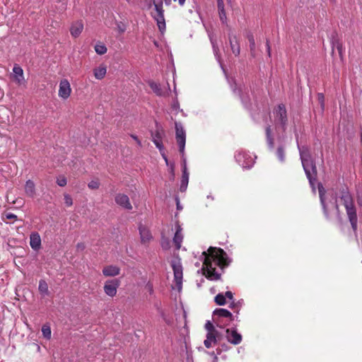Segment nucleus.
I'll list each match as a JSON object with an SVG mask.
<instances>
[{
    "label": "nucleus",
    "instance_id": "1",
    "mask_svg": "<svg viewBox=\"0 0 362 362\" xmlns=\"http://www.w3.org/2000/svg\"><path fill=\"white\" fill-rule=\"evenodd\" d=\"M201 259L203 262L202 269L206 277L211 281L218 280L221 273L220 270L227 267L229 264L228 258L223 250L210 247L207 251L202 252Z\"/></svg>",
    "mask_w": 362,
    "mask_h": 362
},
{
    "label": "nucleus",
    "instance_id": "2",
    "mask_svg": "<svg viewBox=\"0 0 362 362\" xmlns=\"http://www.w3.org/2000/svg\"><path fill=\"white\" fill-rule=\"evenodd\" d=\"M340 199L345 208L346 214L351 228L356 232L358 228V216L354 198L347 189H343L341 192Z\"/></svg>",
    "mask_w": 362,
    "mask_h": 362
},
{
    "label": "nucleus",
    "instance_id": "3",
    "mask_svg": "<svg viewBox=\"0 0 362 362\" xmlns=\"http://www.w3.org/2000/svg\"><path fill=\"white\" fill-rule=\"evenodd\" d=\"M238 317L234 316L230 311L224 308H216L213 312V321L220 328H224L230 325L233 320H238Z\"/></svg>",
    "mask_w": 362,
    "mask_h": 362
},
{
    "label": "nucleus",
    "instance_id": "4",
    "mask_svg": "<svg viewBox=\"0 0 362 362\" xmlns=\"http://www.w3.org/2000/svg\"><path fill=\"white\" fill-rule=\"evenodd\" d=\"M273 114L274 117L275 125L281 126L276 127V128H279L283 132H284L286 129V124L288 121L287 112L285 105L284 104L279 105L278 107L274 109Z\"/></svg>",
    "mask_w": 362,
    "mask_h": 362
},
{
    "label": "nucleus",
    "instance_id": "5",
    "mask_svg": "<svg viewBox=\"0 0 362 362\" xmlns=\"http://www.w3.org/2000/svg\"><path fill=\"white\" fill-rule=\"evenodd\" d=\"M302 165L306 175V177L309 180L310 185L312 187L313 192L315 193L316 190L315 183L316 182L317 177V168L315 163L314 160H308L305 162L304 161L303 163H302Z\"/></svg>",
    "mask_w": 362,
    "mask_h": 362
},
{
    "label": "nucleus",
    "instance_id": "6",
    "mask_svg": "<svg viewBox=\"0 0 362 362\" xmlns=\"http://www.w3.org/2000/svg\"><path fill=\"white\" fill-rule=\"evenodd\" d=\"M155 13H152L153 18L156 21L158 28L161 33L165 30V21L164 18V10L163 8V1L158 3L153 2Z\"/></svg>",
    "mask_w": 362,
    "mask_h": 362
},
{
    "label": "nucleus",
    "instance_id": "7",
    "mask_svg": "<svg viewBox=\"0 0 362 362\" xmlns=\"http://www.w3.org/2000/svg\"><path fill=\"white\" fill-rule=\"evenodd\" d=\"M235 158L237 163L243 168H250L255 163L253 156L244 150L238 151L235 154Z\"/></svg>",
    "mask_w": 362,
    "mask_h": 362
},
{
    "label": "nucleus",
    "instance_id": "8",
    "mask_svg": "<svg viewBox=\"0 0 362 362\" xmlns=\"http://www.w3.org/2000/svg\"><path fill=\"white\" fill-rule=\"evenodd\" d=\"M170 264L173 270L175 283L180 291L182 288L183 276L181 260L178 257L174 258L171 260Z\"/></svg>",
    "mask_w": 362,
    "mask_h": 362
},
{
    "label": "nucleus",
    "instance_id": "9",
    "mask_svg": "<svg viewBox=\"0 0 362 362\" xmlns=\"http://www.w3.org/2000/svg\"><path fill=\"white\" fill-rule=\"evenodd\" d=\"M175 127L176 132V141L179 146V151L182 154V157H184L186 142L185 131L183 128L182 124L180 122H176L175 123Z\"/></svg>",
    "mask_w": 362,
    "mask_h": 362
},
{
    "label": "nucleus",
    "instance_id": "10",
    "mask_svg": "<svg viewBox=\"0 0 362 362\" xmlns=\"http://www.w3.org/2000/svg\"><path fill=\"white\" fill-rule=\"evenodd\" d=\"M165 135L163 129L158 126V124L156 123V129L154 132L151 133L152 141L156 146V148L159 150L160 153H162L164 149V146L163 144V138Z\"/></svg>",
    "mask_w": 362,
    "mask_h": 362
},
{
    "label": "nucleus",
    "instance_id": "11",
    "mask_svg": "<svg viewBox=\"0 0 362 362\" xmlns=\"http://www.w3.org/2000/svg\"><path fill=\"white\" fill-rule=\"evenodd\" d=\"M119 285L120 281L118 279H113L106 281L103 288L105 293L112 298L115 296Z\"/></svg>",
    "mask_w": 362,
    "mask_h": 362
},
{
    "label": "nucleus",
    "instance_id": "12",
    "mask_svg": "<svg viewBox=\"0 0 362 362\" xmlns=\"http://www.w3.org/2000/svg\"><path fill=\"white\" fill-rule=\"evenodd\" d=\"M226 337L227 341L234 345H238L241 343L243 337L242 335L238 332L235 328L226 329Z\"/></svg>",
    "mask_w": 362,
    "mask_h": 362
},
{
    "label": "nucleus",
    "instance_id": "13",
    "mask_svg": "<svg viewBox=\"0 0 362 362\" xmlns=\"http://www.w3.org/2000/svg\"><path fill=\"white\" fill-rule=\"evenodd\" d=\"M71 93V88L70 83L67 79H63L59 83V92L58 95L59 96L66 100L67 99Z\"/></svg>",
    "mask_w": 362,
    "mask_h": 362
},
{
    "label": "nucleus",
    "instance_id": "14",
    "mask_svg": "<svg viewBox=\"0 0 362 362\" xmlns=\"http://www.w3.org/2000/svg\"><path fill=\"white\" fill-rule=\"evenodd\" d=\"M115 202L117 205L127 209L132 210V206L130 203L129 198L127 195L122 193H119L115 196Z\"/></svg>",
    "mask_w": 362,
    "mask_h": 362
},
{
    "label": "nucleus",
    "instance_id": "15",
    "mask_svg": "<svg viewBox=\"0 0 362 362\" xmlns=\"http://www.w3.org/2000/svg\"><path fill=\"white\" fill-rule=\"evenodd\" d=\"M296 142H297V146L300 154V158L301 163H303L304 161H310V160H314L312 158L310 152L309 148L307 146H301L298 144V135L296 134Z\"/></svg>",
    "mask_w": 362,
    "mask_h": 362
},
{
    "label": "nucleus",
    "instance_id": "16",
    "mask_svg": "<svg viewBox=\"0 0 362 362\" xmlns=\"http://www.w3.org/2000/svg\"><path fill=\"white\" fill-rule=\"evenodd\" d=\"M189 182V173L187 168L186 159L182 160V175L181 178V184L180 187V192H185L187 189Z\"/></svg>",
    "mask_w": 362,
    "mask_h": 362
},
{
    "label": "nucleus",
    "instance_id": "17",
    "mask_svg": "<svg viewBox=\"0 0 362 362\" xmlns=\"http://www.w3.org/2000/svg\"><path fill=\"white\" fill-rule=\"evenodd\" d=\"M13 79L19 86L25 83L23 70L18 64L13 67Z\"/></svg>",
    "mask_w": 362,
    "mask_h": 362
},
{
    "label": "nucleus",
    "instance_id": "18",
    "mask_svg": "<svg viewBox=\"0 0 362 362\" xmlns=\"http://www.w3.org/2000/svg\"><path fill=\"white\" fill-rule=\"evenodd\" d=\"M317 189H318L320 203H321V205L322 206L324 214H325V217L327 218H329V216L327 206V204L325 202V188H324V187H323L322 183H320V182L317 183Z\"/></svg>",
    "mask_w": 362,
    "mask_h": 362
},
{
    "label": "nucleus",
    "instance_id": "19",
    "mask_svg": "<svg viewBox=\"0 0 362 362\" xmlns=\"http://www.w3.org/2000/svg\"><path fill=\"white\" fill-rule=\"evenodd\" d=\"M221 339L219 337L218 333H212V332H207L206 336V339L204 341V344L206 348L209 349L213 345L217 344L218 341H220Z\"/></svg>",
    "mask_w": 362,
    "mask_h": 362
},
{
    "label": "nucleus",
    "instance_id": "20",
    "mask_svg": "<svg viewBox=\"0 0 362 362\" xmlns=\"http://www.w3.org/2000/svg\"><path fill=\"white\" fill-rule=\"evenodd\" d=\"M30 245L31 248L37 251L41 247V238L38 233L33 232L30 235Z\"/></svg>",
    "mask_w": 362,
    "mask_h": 362
},
{
    "label": "nucleus",
    "instance_id": "21",
    "mask_svg": "<svg viewBox=\"0 0 362 362\" xmlns=\"http://www.w3.org/2000/svg\"><path fill=\"white\" fill-rule=\"evenodd\" d=\"M102 272L105 276L113 277L120 274V268L115 265H107L103 267Z\"/></svg>",
    "mask_w": 362,
    "mask_h": 362
},
{
    "label": "nucleus",
    "instance_id": "22",
    "mask_svg": "<svg viewBox=\"0 0 362 362\" xmlns=\"http://www.w3.org/2000/svg\"><path fill=\"white\" fill-rule=\"evenodd\" d=\"M148 84L152 90L158 96H164L170 91V86L168 83L167 84L168 88H165V90H163L160 85L156 82L150 81Z\"/></svg>",
    "mask_w": 362,
    "mask_h": 362
},
{
    "label": "nucleus",
    "instance_id": "23",
    "mask_svg": "<svg viewBox=\"0 0 362 362\" xmlns=\"http://www.w3.org/2000/svg\"><path fill=\"white\" fill-rule=\"evenodd\" d=\"M331 44L332 52H334V50L336 49L338 51L341 59H342L344 48L342 43L337 39V34L333 33L332 35Z\"/></svg>",
    "mask_w": 362,
    "mask_h": 362
},
{
    "label": "nucleus",
    "instance_id": "24",
    "mask_svg": "<svg viewBox=\"0 0 362 362\" xmlns=\"http://www.w3.org/2000/svg\"><path fill=\"white\" fill-rule=\"evenodd\" d=\"M139 230L140 233L141 242L143 244L148 243L152 238V235L150 230L143 225L139 226Z\"/></svg>",
    "mask_w": 362,
    "mask_h": 362
},
{
    "label": "nucleus",
    "instance_id": "25",
    "mask_svg": "<svg viewBox=\"0 0 362 362\" xmlns=\"http://www.w3.org/2000/svg\"><path fill=\"white\" fill-rule=\"evenodd\" d=\"M229 42L233 53L235 56H238L240 52V48L237 36L235 35H229Z\"/></svg>",
    "mask_w": 362,
    "mask_h": 362
},
{
    "label": "nucleus",
    "instance_id": "26",
    "mask_svg": "<svg viewBox=\"0 0 362 362\" xmlns=\"http://www.w3.org/2000/svg\"><path fill=\"white\" fill-rule=\"evenodd\" d=\"M176 230L173 237V243L175 245L177 250L181 247V244L183 240V235L182 233V228L180 225H176Z\"/></svg>",
    "mask_w": 362,
    "mask_h": 362
},
{
    "label": "nucleus",
    "instance_id": "27",
    "mask_svg": "<svg viewBox=\"0 0 362 362\" xmlns=\"http://www.w3.org/2000/svg\"><path fill=\"white\" fill-rule=\"evenodd\" d=\"M83 24L82 21H78L71 25L70 28L71 35L74 37H77L80 35V34L83 31Z\"/></svg>",
    "mask_w": 362,
    "mask_h": 362
},
{
    "label": "nucleus",
    "instance_id": "28",
    "mask_svg": "<svg viewBox=\"0 0 362 362\" xmlns=\"http://www.w3.org/2000/svg\"><path fill=\"white\" fill-rule=\"evenodd\" d=\"M25 194L30 198H33L35 195V185L33 181L28 180L25 185Z\"/></svg>",
    "mask_w": 362,
    "mask_h": 362
},
{
    "label": "nucleus",
    "instance_id": "29",
    "mask_svg": "<svg viewBox=\"0 0 362 362\" xmlns=\"http://www.w3.org/2000/svg\"><path fill=\"white\" fill-rule=\"evenodd\" d=\"M107 73L106 66L104 64L100 65L98 67H96L93 69V74L96 79L101 80L103 79Z\"/></svg>",
    "mask_w": 362,
    "mask_h": 362
},
{
    "label": "nucleus",
    "instance_id": "30",
    "mask_svg": "<svg viewBox=\"0 0 362 362\" xmlns=\"http://www.w3.org/2000/svg\"><path fill=\"white\" fill-rule=\"evenodd\" d=\"M266 137L268 147L270 150H272L274 147V139L272 134V129L270 126L266 127Z\"/></svg>",
    "mask_w": 362,
    "mask_h": 362
},
{
    "label": "nucleus",
    "instance_id": "31",
    "mask_svg": "<svg viewBox=\"0 0 362 362\" xmlns=\"http://www.w3.org/2000/svg\"><path fill=\"white\" fill-rule=\"evenodd\" d=\"M243 304H244V301L243 299L239 300L237 302H234V300H233V301L230 303V304L229 305V308L233 309L234 310V312L236 313V316H238Z\"/></svg>",
    "mask_w": 362,
    "mask_h": 362
},
{
    "label": "nucleus",
    "instance_id": "32",
    "mask_svg": "<svg viewBox=\"0 0 362 362\" xmlns=\"http://www.w3.org/2000/svg\"><path fill=\"white\" fill-rule=\"evenodd\" d=\"M276 156L278 160L281 163H284L285 161L286 155H285V148L284 146H279L276 151Z\"/></svg>",
    "mask_w": 362,
    "mask_h": 362
},
{
    "label": "nucleus",
    "instance_id": "33",
    "mask_svg": "<svg viewBox=\"0 0 362 362\" xmlns=\"http://www.w3.org/2000/svg\"><path fill=\"white\" fill-rule=\"evenodd\" d=\"M38 289L40 293L43 296H47L49 293L48 286L45 280L40 281Z\"/></svg>",
    "mask_w": 362,
    "mask_h": 362
},
{
    "label": "nucleus",
    "instance_id": "34",
    "mask_svg": "<svg viewBox=\"0 0 362 362\" xmlns=\"http://www.w3.org/2000/svg\"><path fill=\"white\" fill-rule=\"evenodd\" d=\"M247 37L248 39V41L250 42V49L251 54L252 57H255V41L254 36L251 33H248L247 35Z\"/></svg>",
    "mask_w": 362,
    "mask_h": 362
},
{
    "label": "nucleus",
    "instance_id": "35",
    "mask_svg": "<svg viewBox=\"0 0 362 362\" xmlns=\"http://www.w3.org/2000/svg\"><path fill=\"white\" fill-rule=\"evenodd\" d=\"M95 51L97 54L102 55L107 52V47L103 43H97L95 45Z\"/></svg>",
    "mask_w": 362,
    "mask_h": 362
},
{
    "label": "nucleus",
    "instance_id": "36",
    "mask_svg": "<svg viewBox=\"0 0 362 362\" xmlns=\"http://www.w3.org/2000/svg\"><path fill=\"white\" fill-rule=\"evenodd\" d=\"M42 332L43 337L45 339H49L51 338L52 331H51V328H50L49 325H44L42 327Z\"/></svg>",
    "mask_w": 362,
    "mask_h": 362
},
{
    "label": "nucleus",
    "instance_id": "37",
    "mask_svg": "<svg viewBox=\"0 0 362 362\" xmlns=\"http://www.w3.org/2000/svg\"><path fill=\"white\" fill-rule=\"evenodd\" d=\"M215 302L218 305H224L226 303V297L223 293H218L215 297Z\"/></svg>",
    "mask_w": 362,
    "mask_h": 362
},
{
    "label": "nucleus",
    "instance_id": "38",
    "mask_svg": "<svg viewBox=\"0 0 362 362\" xmlns=\"http://www.w3.org/2000/svg\"><path fill=\"white\" fill-rule=\"evenodd\" d=\"M230 349V346L226 344H220L219 346L216 349V354L220 355L223 351H227Z\"/></svg>",
    "mask_w": 362,
    "mask_h": 362
},
{
    "label": "nucleus",
    "instance_id": "39",
    "mask_svg": "<svg viewBox=\"0 0 362 362\" xmlns=\"http://www.w3.org/2000/svg\"><path fill=\"white\" fill-rule=\"evenodd\" d=\"M205 329L207 332L218 333V331L215 329L214 325L210 322L207 321L205 324Z\"/></svg>",
    "mask_w": 362,
    "mask_h": 362
},
{
    "label": "nucleus",
    "instance_id": "40",
    "mask_svg": "<svg viewBox=\"0 0 362 362\" xmlns=\"http://www.w3.org/2000/svg\"><path fill=\"white\" fill-rule=\"evenodd\" d=\"M57 183L60 187H64L67 183L66 178L64 176H59L57 179Z\"/></svg>",
    "mask_w": 362,
    "mask_h": 362
},
{
    "label": "nucleus",
    "instance_id": "41",
    "mask_svg": "<svg viewBox=\"0 0 362 362\" xmlns=\"http://www.w3.org/2000/svg\"><path fill=\"white\" fill-rule=\"evenodd\" d=\"M240 91H241V89L240 88L238 89V94L240 95V98L242 100V103H243V105L245 106V107H247V105L250 103V99L248 97H244L243 95H242L240 94Z\"/></svg>",
    "mask_w": 362,
    "mask_h": 362
},
{
    "label": "nucleus",
    "instance_id": "42",
    "mask_svg": "<svg viewBox=\"0 0 362 362\" xmlns=\"http://www.w3.org/2000/svg\"><path fill=\"white\" fill-rule=\"evenodd\" d=\"M219 17L220 20L223 23H225L226 22V13L225 11V9L223 8L222 10H218Z\"/></svg>",
    "mask_w": 362,
    "mask_h": 362
},
{
    "label": "nucleus",
    "instance_id": "43",
    "mask_svg": "<svg viewBox=\"0 0 362 362\" xmlns=\"http://www.w3.org/2000/svg\"><path fill=\"white\" fill-rule=\"evenodd\" d=\"M88 186L90 189H96L99 188L100 183L98 181L92 180L88 183Z\"/></svg>",
    "mask_w": 362,
    "mask_h": 362
},
{
    "label": "nucleus",
    "instance_id": "44",
    "mask_svg": "<svg viewBox=\"0 0 362 362\" xmlns=\"http://www.w3.org/2000/svg\"><path fill=\"white\" fill-rule=\"evenodd\" d=\"M64 203L67 206H71L73 204L72 198L68 194H64Z\"/></svg>",
    "mask_w": 362,
    "mask_h": 362
},
{
    "label": "nucleus",
    "instance_id": "45",
    "mask_svg": "<svg viewBox=\"0 0 362 362\" xmlns=\"http://www.w3.org/2000/svg\"><path fill=\"white\" fill-rule=\"evenodd\" d=\"M317 99L319 103H320L322 109L323 110L325 107V96L323 93H319L317 94Z\"/></svg>",
    "mask_w": 362,
    "mask_h": 362
},
{
    "label": "nucleus",
    "instance_id": "46",
    "mask_svg": "<svg viewBox=\"0 0 362 362\" xmlns=\"http://www.w3.org/2000/svg\"><path fill=\"white\" fill-rule=\"evenodd\" d=\"M210 40H211V42L212 45L214 52L215 55L217 56L218 48L216 42L214 41V40L211 37L210 38Z\"/></svg>",
    "mask_w": 362,
    "mask_h": 362
},
{
    "label": "nucleus",
    "instance_id": "47",
    "mask_svg": "<svg viewBox=\"0 0 362 362\" xmlns=\"http://www.w3.org/2000/svg\"><path fill=\"white\" fill-rule=\"evenodd\" d=\"M6 218L9 220L16 221L17 219V216L12 213L6 214Z\"/></svg>",
    "mask_w": 362,
    "mask_h": 362
},
{
    "label": "nucleus",
    "instance_id": "48",
    "mask_svg": "<svg viewBox=\"0 0 362 362\" xmlns=\"http://www.w3.org/2000/svg\"><path fill=\"white\" fill-rule=\"evenodd\" d=\"M217 7L218 10H222L224 8L223 0H217Z\"/></svg>",
    "mask_w": 362,
    "mask_h": 362
},
{
    "label": "nucleus",
    "instance_id": "49",
    "mask_svg": "<svg viewBox=\"0 0 362 362\" xmlns=\"http://www.w3.org/2000/svg\"><path fill=\"white\" fill-rule=\"evenodd\" d=\"M130 136L136 142V144L139 146H141V142L140 139L138 138L137 136H136L134 134H131Z\"/></svg>",
    "mask_w": 362,
    "mask_h": 362
},
{
    "label": "nucleus",
    "instance_id": "50",
    "mask_svg": "<svg viewBox=\"0 0 362 362\" xmlns=\"http://www.w3.org/2000/svg\"><path fill=\"white\" fill-rule=\"evenodd\" d=\"M223 295L226 298H228L229 300H233V293L231 291H226Z\"/></svg>",
    "mask_w": 362,
    "mask_h": 362
},
{
    "label": "nucleus",
    "instance_id": "51",
    "mask_svg": "<svg viewBox=\"0 0 362 362\" xmlns=\"http://www.w3.org/2000/svg\"><path fill=\"white\" fill-rule=\"evenodd\" d=\"M230 88H232V90H233L234 93L236 92V90H237V85H236V83L235 82V81H233V79H232V81L230 82Z\"/></svg>",
    "mask_w": 362,
    "mask_h": 362
},
{
    "label": "nucleus",
    "instance_id": "52",
    "mask_svg": "<svg viewBox=\"0 0 362 362\" xmlns=\"http://www.w3.org/2000/svg\"><path fill=\"white\" fill-rule=\"evenodd\" d=\"M78 250H83L85 249V245L83 243H79L76 245Z\"/></svg>",
    "mask_w": 362,
    "mask_h": 362
},
{
    "label": "nucleus",
    "instance_id": "53",
    "mask_svg": "<svg viewBox=\"0 0 362 362\" xmlns=\"http://www.w3.org/2000/svg\"><path fill=\"white\" fill-rule=\"evenodd\" d=\"M162 157L163 158V159L165 160L166 164H168V158L165 153V151L163 150V151H162V153H160Z\"/></svg>",
    "mask_w": 362,
    "mask_h": 362
},
{
    "label": "nucleus",
    "instance_id": "54",
    "mask_svg": "<svg viewBox=\"0 0 362 362\" xmlns=\"http://www.w3.org/2000/svg\"><path fill=\"white\" fill-rule=\"evenodd\" d=\"M172 107L174 109V110H177L179 108V103L177 101H175L173 103V105H172Z\"/></svg>",
    "mask_w": 362,
    "mask_h": 362
},
{
    "label": "nucleus",
    "instance_id": "55",
    "mask_svg": "<svg viewBox=\"0 0 362 362\" xmlns=\"http://www.w3.org/2000/svg\"><path fill=\"white\" fill-rule=\"evenodd\" d=\"M267 49L268 54H269V56H270L271 48H270V46H269V41H267Z\"/></svg>",
    "mask_w": 362,
    "mask_h": 362
},
{
    "label": "nucleus",
    "instance_id": "56",
    "mask_svg": "<svg viewBox=\"0 0 362 362\" xmlns=\"http://www.w3.org/2000/svg\"><path fill=\"white\" fill-rule=\"evenodd\" d=\"M176 201H177V209H182V206H180V201H179V199L177 197L176 198Z\"/></svg>",
    "mask_w": 362,
    "mask_h": 362
},
{
    "label": "nucleus",
    "instance_id": "57",
    "mask_svg": "<svg viewBox=\"0 0 362 362\" xmlns=\"http://www.w3.org/2000/svg\"><path fill=\"white\" fill-rule=\"evenodd\" d=\"M209 354L211 356H213L214 357V356H217L214 351H212V352H209Z\"/></svg>",
    "mask_w": 362,
    "mask_h": 362
},
{
    "label": "nucleus",
    "instance_id": "58",
    "mask_svg": "<svg viewBox=\"0 0 362 362\" xmlns=\"http://www.w3.org/2000/svg\"><path fill=\"white\" fill-rule=\"evenodd\" d=\"M218 359L217 356H214V359H213V361H212V362H218Z\"/></svg>",
    "mask_w": 362,
    "mask_h": 362
},
{
    "label": "nucleus",
    "instance_id": "59",
    "mask_svg": "<svg viewBox=\"0 0 362 362\" xmlns=\"http://www.w3.org/2000/svg\"><path fill=\"white\" fill-rule=\"evenodd\" d=\"M165 3V4L169 5L171 2V0H163Z\"/></svg>",
    "mask_w": 362,
    "mask_h": 362
},
{
    "label": "nucleus",
    "instance_id": "60",
    "mask_svg": "<svg viewBox=\"0 0 362 362\" xmlns=\"http://www.w3.org/2000/svg\"><path fill=\"white\" fill-rule=\"evenodd\" d=\"M334 207L337 210H339V206L338 204H337V202L334 203Z\"/></svg>",
    "mask_w": 362,
    "mask_h": 362
},
{
    "label": "nucleus",
    "instance_id": "61",
    "mask_svg": "<svg viewBox=\"0 0 362 362\" xmlns=\"http://www.w3.org/2000/svg\"><path fill=\"white\" fill-rule=\"evenodd\" d=\"M361 129V141L362 142V126L360 128Z\"/></svg>",
    "mask_w": 362,
    "mask_h": 362
},
{
    "label": "nucleus",
    "instance_id": "62",
    "mask_svg": "<svg viewBox=\"0 0 362 362\" xmlns=\"http://www.w3.org/2000/svg\"><path fill=\"white\" fill-rule=\"evenodd\" d=\"M207 199H211V200H214V197H212L211 195H208Z\"/></svg>",
    "mask_w": 362,
    "mask_h": 362
},
{
    "label": "nucleus",
    "instance_id": "63",
    "mask_svg": "<svg viewBox=\"0 0 362 362\" xmlns=\"http://www.w3.org/2000/svg\"><path fill=\"white\" fill-rule=\"evenodd\" d=\"M199 265H200L199 262H196V263H195V266H196V267H199Z\"/></svg>",
    "mask_w": 362,
    "mask_h": 362
},
{
    "label": "nucleus",
    "instance_id": "64",
    "mask_svg": "<svg viewBox=\"0 0 362 362\" xmlns=\"http://www.w3.org/2000/svg\"><path fill=\"white\" fill-rule=\"evenodd\" d=\"M172 174H173V178L174 177V170L172 168Z\"/></svg>",
    "mask_w": 362,
    "mask_h": 362
}]
</instances>
